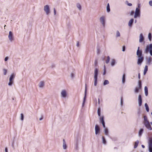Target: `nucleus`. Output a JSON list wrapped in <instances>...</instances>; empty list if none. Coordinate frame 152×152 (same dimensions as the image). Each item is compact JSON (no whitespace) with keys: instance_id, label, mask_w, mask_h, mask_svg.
I'll list each match as a JSON object with an SVG mask.
<instances>
[{"instance_id":"4468645a","label":"nucleus","mask_w":152,"mask_h":152,"mask_svg":"<svg viewBox=\"0 0 152 152\" xmlns=\"http://www.w3.org/2000/svg\"><path fill=\"white\" fill-rule=\"evenodd\" d=\"M98 70L97 68H95L94 71V79H97Z\"/></svg>"},{"instance_id":"4d7b16f0","label":"nucleus","mask_w":152,"mask_h":152,"mask_svg":"<svg viewBox=\"0 0 152 152\" xmlns=\"http://www.w3.org/2000/svg\"><path fill=\"white\" fill-rule=\"evenodd\" d=\"M76 45L77 47H79V42H77V43Z\"/></svg>"},{"instance_id":"dca6fc26","label":"nucleus","mask_w":152,"mask_h":152,"mask_svg":"<svg viewBox=\"0 0 152 152\" xmlns=\"http://www.w3.org/2000/svg\"><path fill=\"white\" fill-rule=\"evenodd\" d=\"M149 149L152 148V138H149L148 141Z\"/></svg>"},{"instance_id":"c85d7f7f","label":"nucleus","mask_w":152,"mask_h":152,"mask_svg":"<svg viewBox=\"0 0 152 152\" xmlns=\"http://www.w3.org/2000/svg\"><path fill=\"white\" fill-rule=\"evenodd\" d=\"M145 107L146 111L147 112H148L149 111V108L147 103H145Z\"/></svg>"},{"instance_id":"9b49d317","label":"nucleus","mask_w":152,"mask_h":152,"mask_svg":"<svg viewBox=\"0 0 152 152\" xmlns=\"http://www.w3.org/2000/svg\"><path fill=\"white\" fill-rule=\"evenodd\" d=\"M138 105L139 107H140L142 105V96L141 95H139L138 97Z\"/></svg>"},{"instance_id":"2f4dec72","label":"nucleus","mask_w":152,"mask_h":152,"mask_svg":"<svg viewBox=\"0 0 152 152\" xmlns=\"http://www.w3.org/2000/svg\"><path fill=\"white\" fill-rule=\"evenodd\" d=\"M115 61L114 59H112L111 64L112 66H113L115 64Z\"/></svg>"},{"instance_id":"603ef678","label":"nucleus","mask_w":152,"mask_h":152,"mask_svg":"<svg viewBox=\"0 0 152 152\" xmlns=\"http://www.w3.org/2000/svg\"><path fill=\"white\" fill-rule=\"evenodd\" d=\"M149 4L150 6H152V1H149Z\"/></svg>"},{"instance_id":"774afa93","label":"nucleus","mask_w":152,"mask_h":152,"mask_svg":"<svg viewBox=\"0 0 152 152\" xmlns=\"http://www.w3.org/2000/svg\"><path fill=\"white\" fill-rule=\"evenodd\" d=\"M140 4H138V7L139 8V7H140Z\"/></svg>"},{"instance_id":"393cba45","label":"nucleus","mask_w":152,"mask_h":152,"mask_svg":"<svg viewBox=\"0 0 152 152\" xmlns=\"http://www.w3.org/2000/svg\"><path fill=\"white\" fill-rule=\"evenodd\" d=\"M104 131L105 134L107 136L109 135V131L107 128H105L104 129Z\"/></svg>"},{"instance_id":"7ed1b4c3","label":"nucleus","mask_w":152,"mask_h":152,"mask_svg":"<svg viewBox=\"0 0 152 152\" xmlns=\"http://www.w3.org/2000/svg\"><path fill=\"white\" fill-rule=\"evenodd\" d=\"M143 124L146 128L148 130H152V128L150 125V123L149 122V121L144 122V123H143Z\"/></svg>"},{"instance_id":"a211bd4d","label":"nucleus","mask_w":152,"mask_h":152,"mask_svg":"<svg viewBox=\"0 0 152 152\" xmlns=\"http://www.w3.org/2000/svg\"><path fill=\"white\" fill-rule=\"evenodd\" d=\"M63 147L64 149H66L67 148V146L66 144L65 141L64 139L63 140Z\"/></svg>"},{"instance_id":"39448f33","label":"nucleus","mask_w":152,"mask_h":152,"mask_svg":"<svg viewBox=\"0 0 152 152\" xmlns=\"http://www.w3.org/2000/svg\"><path fill=\"white\" fill-rule=\"evenodd\" d=\"M99 21L103 27L105 26V17L104 16H101L99 18Z\"/></svg>"},{"instance_id":"f704fd0d","label":"nucleus","mask_w":152,"mask_h":152,"mask_svg":"<svg viewBox=\"0 0 152 152\" xmlns=\"http://www.w3.org/2000/svg\"><path fill=\"white\" fill-rule=\"evenodd\" d=\"M102 142L104 144H106V141L105 139V137L104 136H102Z\"/></svg>"},{"instance_id":"ddd939ff","label":"nucleus","mask_w":152,"mask_h":152,"mask_svg":"<svg viewBox=\"0 0 152 152\" xmlns=\"http://www.w3.org/2000/svg\"><path fill=\"white\" fill-rule=\"evenodd\" d=\"M100 128L97 125H96L95 126V134H97L100 132Z\"/></svg>"},{"instance_id":"3c124183","label":"nucleus","mask_w":152,"mask_h":152,"mask_svg":"<svg viewBox=\"0 0 152 152\" xmlns=\"http://www.w3.org/2000/svg\"><path fill=\"white\" fill-rule=\"evenodd\" d=\"M134 13V12L133 11H132L130 12V15H133Z\"/></svg>"},{"instance_id":"c9c22d12","label":"nucleus","mask_w":152,"mask_h":152,"mask_svg":"<svg viewBox=\"0 0 152 152\" xmlns=\"http://www.w3.org/2000/svg\"><path fill=\"white\" fill-rule=\"evenodd\" d=\"M76 6L80 10H81V7L80 4L79 3L77 4Z\"/></svg>"},{"instance_id":"69168bd1","label":"nucleus","mask_w":152,"mask_h":152,"mask_svg":"<svg viewBox=\"0 0 152 152\" xmlns=\"http://www.w3.org/2000/svg\"><path fill=\"white\" fill-rule=\"evenodd\" d=\"M71 76L72 77H73L74 76V75L73 73L71 74Z\"/></svg>"},{"instance_id":"aec40b11","label":"nucleus","mask_w":152,"mask_h":152,"mask_svg":"<svg viewBox=\"0 0 152 152\" xmlns=\"http://www.w3.org/2000/svg\"><path fill=\"white\" fill-rule=\"evenodd\" d=\"M99 120L100 122L102 123L103 124L104 123V116H101V117H99Z\"/></svg>"},{"instance_id":"e2e57ef3","label":"nucleus","mask_w":152,"mask_h":152,"mask_svg":"<svg viewBox=\"0 0 152 152\" xmlns=\"http://www.w3.org/2000/svg\"><path fill=\"white\" fill-rule=\"evenodd\" d=\"M55 67V65H54V64H53L51 66V67L52 68H53L54 67Z\"/></svg>"},{"instance_id":"20e7f679","label":"nucleus","mask_w":152,"mask_h":152,"mask_svg":"<svg viewBox=\"0 0 152 152\" xmlns=\"http://www.w3.org/2000/svg\"><path fill=\"white\" fill-rule=\"evenodd\" d=\"M138 87H137L135 88L134 92L136 93L139 92V90L142 87L141 81L140 80H139L138 82Z\"/></svg>"},{"instance_id":"58836bf2","label":"nucleus","mask_w":152,"mask_h":152,"mask_svg":"<svg viewBox=\"0 0 152 152\" xmlns=\"http://www.w3.org/2000/svg\"><path fill=\"white\" fill-rule=\"evenodd\" d=\"M125 4L129 6H131L132 5V4L131 3H129L128 1H125Z\"/></svg>"},{"instance_id":"6ab92c4d","label":"nucleus","mask_w":152,"mask_h":152,"mask_svg":"<svg viewBox=\"0 0 152 152\" xmlns=\"http://www.w3.org/2000/svg\"><path fill=\"white\" fill-rule=\"evenodd\" d=\"M134 19L133 18L131 19L129 21V23H128V25L130 27H131L132 25L133 22H134Z\"/></svg>"},{"instance_id":"ea45409f","label":"nucleus","mask_w":152,"mask_h":152,"mask_svg":"<svg viewBox=\"0 0 152 152\" xmlns=\"http://www.w3.org/2000/svg\"><path fill=\"white\" fill-rule=\"evenodd\" d=\"M110 57L109 56H107V59L106 60L105 62L106 63V64H108L110 60Z\"/></svg>"},{"instance_id":"8fccbe9b","label":"nucleus","mask_w":152,"mask_h":152,"mask_svg":"<svg viewBox=\"0 0 152 152\" xmlns=\"http://www.w3.org/2000/svg\"><path fill=\"white\" fill-rule=\"evenodd\" d=\"M121 106L123 105V99L122 97H121Z\"/></svg>"},{"instance_id":"9d476101","label":"nucleus","mask_w":152,"mask_h":152,"mask_svg":"<svg viewBox=\"0 0 152 152\" xmlns=\"http://www.w3.org/2000/svg\"><path fill=\"white\" fill-rule=\"evenodd\" d=\"M86 92H87V87H86V84L85 88V96H84L83 98V102L82 104V107H83L84 106L85 103V102L86 97Z\"/></svg>"},{"instance_id":"473e14b6","label":"nucleus","mask_w":152,"mask_h":152,"mask_svg":"<svg viewBox=\"0 0 152 152\" xmlns=\"http://www.w3.org/2000/svg\"><path fill=\"white\" fill-rule=\"evenodd\" d=\"M107 11L108 12L110 11V5L109 3H108L107 6Z\"/></svg>"},{"instance_id":"e433bc0d","label":"nucleus","mask_w":152,"mask_h":152,"mask_svg":"<svg viewBox=\"0 0 152 152\" xmlns=\"http://www.w3.org/2000/svg\"><path fill=\"white\" fill-rule=\"evenodd\" d=\"M148 38L150 41H151L152 35L151 33H149L148 35Z\"/></svg>"},{"instance_id":"f257e3e1","label":"nucleus","mask_w":152,"mask_h":152,"mask_svg":"<svg viewBox=\"0 0 152 152\" xmlns=\"http://www.w3.org/2000/svg\"><path fill=\"white\" fill-rule=\"evenodd\" d=\"M150 53L151 56H152V44H150L149 45H147L145 49L144 53L146 54H147Z\"/></svg>"},{"instance_id":"5fc2aeb1","label":"nucleus","mask_w":152,"mask_h":152,"mask_svg":"<svg viewBox=\"0 0 152 152\" xmlns=\"http://www.w3.org/2000/svg\"><path fill=\"white\" fill-rule=\"evenodd\" d=\"M78 145H77V143L76 144V147H75V148L77 150H78Z\"/></svg>"},{"instance_id":"7c9ffc66","label":"nucleus","mask_w":152,"mask_h":152,"mask_svg":"<svg viewBox=\"0 0 152 152\" xmlns=\"http://www.w3.org/2000/svg\"><path fill=\"white\" fill-rule=\"evenodd\" d=\"M109 83V82L107 80H105L103 82V85L105 86L106 85L108 84Z\"/></svg>"},{"instance_id":"49530a36","label":"nucleus","mask_w":152,"mask_h":152,"mask_svg":"<svg viewBox=\"0 0 152 152\" xmlns=\"http://www.w3.org/2000/svg\"><path fill=\"white\" fill-rule=\"evenodd\" d=\"M122 51L124 52L125 50V46H123L122 47Z\"/></svg>"},{"instance_id":"0eeeda50","label":"nucleus","mask_w":152,"mask_h":152,"mask_svg":"<svg viewBox=\"0 0 152 152\" xmlns=\"http://www.w3.org/2000/svg\"><path fill=\"white\" fill-rule=\"evenodd\" d=\"M140 47H138L137 51L136 54L137 57H143L142 55V51L141 50H140Z\"/></svg>"},{"instance_id":"412c9836","label":"nucleus","mask_w":152,"mask_h":152,"mask_svg":"<svg viewBox=\"0 0 152 152\" xmlns=\"http://www.w3.org/2000/svg\"><path fill=\"white\" fill-rule=\"evenodd\" d=\"M144 39V38L143 37V35L142 34H141L140 36V42H142Z\"/></svg>"},{"instance_id":"a878e982","label":"nucleus","mask_w":152,"mask_h":152,"mask_svg":"<svg viewBox=\"0 0 152 152\" xmlns=\"http://www.w3.org/2000/svg\"><path fill=\"white\" fill-rule=\"evenodd\" d=\"M145 94L146 96L148 95V88L147 86H145Z\"/></svg>"},{"instance_id":"c756f323","label":"nucleus","mask_w":152,"mask_h":152,"mask_svg":"<svg viewBox=\"0 0 152 152\" xmlns=\"http://www.w3.org/2000/svg\"><path fill=\"white\" fill-rule=\"evenodd\" d=\"M143 118H144V121H143L142 123H144V122H147V121H149L146 116L144 115L143 116Z\"/></svg>"},{"instance_id":"c03bdc74","label":"nucleus","mask_w":152,"mask_h":152,"mask_svg":"<svg viewBox=\"0 0 152 152\" xmlns=\"http://www.w3.org/2000/svg\"><path fill=\"white\" fill-rule=\"evenodd\" d=\"M104 72H103V75H104L105 74L106 72V69L105 66L104 65Z\"/></svg>"},{"instance_id":"864d4df0","label":"nucleus","mask_w":152,"mask_h":152,"mask_svg":"<svg viewBox=\"0 0 152 152\" xmlns=\"http://www.w3.org/2000/svg\"><path fill=\"white\" fill-rule=\"evenodd\" d=\"M8 59V57H6L4 59V61H7Z\"/></svg>"},{"instance_id":"4be33fe9","label":"nucleus","mask_w":152,"mask_h":152,"mask_svg":"<svg viewBox=\"0 0 152 152\" xmlns=\"http://www.w3.org/2000/svg\"><path fill=\"white\" fill-rule=\"evenodd\" d=\"M44 86V82L43 81H41L39 84V86L40 88H42Z\"/></svg>"},{"instance_id":"37998d69","label":"nucleus","mask_w":152,"mask_h":152,"mask_svg":"<svg viewBox=\"0 0 152 152\" xmlns=\"http://www.w3.org/2000/svg\"><path fill=\"white\" fill-rule=\"evenodd\" d=\"M3 70L4 74V75H6L7 73V70L6 69H4Z\"/></svg>"},{"instance_id":"423d86ee","label":"nucleus","mask_w":152,"mask_h":152,"mask_svg":"<svg viewBox=\"0 0 152 152\" xmlns=\"http://www.w3.org/2000/svg\"><path fill=\"white\" fill-rule=\"evenodd\" d=\"M140 10L138 8H136L134 17V18H136L137 17H140Z\"/></svg>"},{"instance_id":"79ce46f5","label":"nucleus","mask_w":152,"mask_h":152,"mask_svg":"<svg viewBox=\"0 0 152 152\" xmlns=\"http://www.w3.org/2000/svg\"><path fill=\"white\" fill-rule=\"evenodd\" d=\"M21 115V120L22 121H23L24 119V115H23L22 113H21L20 114Z\"/></svg>"},{"instance_id":"b1692460","label":"nucleus","mask_w":152,"mask_h":152,"mask_svg":"<svg viewBox=\"0 0 152 152\" xmlns=\"http://www.w3.org/2000/svg\"><path fill=\"white\" fill-rule=\"evenodd\" d=\"M148 70V66H147L145 65V68H144V72H143V74L144 75H145L146 74Z\"/></svg>"},{"instance_id":"680f3d73","label":"nucleus","mask_w":152,"mask_h":152,"mask_svg":"<svg viewBox=\"0 0 152 152\" xmlns=\"http://www.w3.org/2000/svg\"><path fill=\"white\" fill-rule=\"evenodd\" d=\"M149 151L150 152H152V148L149 149Z\"/></svg>"},{"instance_id":"052dcab7","label":"nucleus","mask_w":152,"mask_h":152,"mask_svg":"<svg viewBox=\"0 0 152 152\" xmlns=\"http://www.w3.org/2000/svg\"><path fill=\"white\" fill-rule=\"evenodd\" d=\"M43 118V116H42L41 117V118H40L39 119V120H40V121H41V120H42Z\"/></svg>"},{"instance_id":"f8f14e48","label":"nucleus","mask_w":152,"mask_h":152,"mask_svg":"<svg viewBox=\"0 0 152 152\" xmlns=\"http://www.w3.org/2000/svg\"><path fill=\"white\" fill-rule=\"evenodd\" d=\"M61 96L62 97L65 98L67 96L66 91L65 90H62L61 92Z\"/></svg>"},{"instance_id":"f3484780","label":"nucleus","mask_w":152,"mask_h":152,"mask_svg":"<svg viewBox=\"0 0 152 152\" xmlns=\"http://www.w3.org/2000/svg\"><path fill=\"white\" fill-rule=\"evenodd\" d=\"M152 61V58L151 57H149L147 61V64L148 65H150L151 64V62Z\"/></svg>"},{"instance_id":"a18cd8bd","label":"nucleus","mask_w":152,"mask_h":152,"mask_svg":"<svg viewBox=\"0 0 152 152\" xmlns=\"http://www.w3.org/2000/svg\"><path fill=\"white\" fill-rule=\"evenodd\" d=\"M97 54H99L100 53V49L99 48H97Z\"/></svg>"},{"instance_id":"5701e85b","label":"nucleus","mask_w":152,"mask_h":152,"mask_svg":"<svg viewBox=\"0 0 152 152\" xmlns=\"http://www.w3.org/2000/svg\"><path fill=\"white\" fill-rule=\"evenodd\" d=\"M143 129H140V130H139V132L138 133V135L140 137L142 135V133H143Z\"/></svg>"},{"instance_id":"a19ab883","label":"nucleus","mask_w":152,"mask_h":152,"mask_svg":"<svg viewBox=\"0 0 152 152\" xmlns=\"http://www.w3.org/2000/svg\"><path fill=\"white\" fill-rule=\"evenodd\" d=\"M94 86H96L97 85V79H94Z\"/></svg>"},{"instance_id":"f03ea898","label":"nucleus","mask_w":152,"mask_h":152,"mask_svg":"<svg viewBox=\"0 0 152 152\" xmlns=\"http://www.w3.org/2000/svg\"><path fill=\"white\" fill-rule=\"evenodd\" d=\"M15 75L14 73H12L10 75L9 79V82L8 83V85L9 86H11L13 83V80L15 77Z\"/></svg>"},{"instance_id":"1a4fd4ad","label":"nucleus","mask_w":152,"mask_h":152,"mask_svg":"<svg viewBox=\"0 0 152 152\" xmlns=\"http://www.w3.org/2000/svg\"><path fill=\"white\" fill-rule=\"evenodd\" d=\"M138 58L137 64L138 65H140L144 60V57H138Z\"/></svg>"},{"instance_id":"2eb2a0df","label":"nucleus","mask_w":152,"mask_h":152,"mask_svg":"<svg viewBox=\"0 0 152 152\" xmlns=\"http://www.w3.org/2000/svg\"><path fill=\"white\" fill-rule=\"evenodd\" d=\"M13 35L12 32L11 31H10L9 32V35L8 36V38L9 39L11 42L13 40Z\"/></svg>"},{"instance_id":"4c0bfd02","label":"nucleus","mask_w":152,"mask_h":152,"mask_svg":"<svg viewBox=\"0 0 152 152\" xmlns=\"http://www.w3.org/2000/svg\"><path fill=\"white\" fill-rule=\"evenodd\" d=\"M120 36V33L118 31H117L116 32V37H118Z\"/></svg>"},{"instance_id":"bf43d9fd","label":"nucleus","mask_w":152,"mask_h":152,"mask_svg":"<svg viewBox=\"0 0 152 152\" xmlns=\"http://www.w3.org/2000/svg\"><path fill=\"white\" fill-rule=\"evenodd\" d=\"M5 152H8V149L7 147L5 148Z\"/></svg>"},{"instance_id":"bb28decb","label":"nucleus","mask_w":152,"mask_h":152,"mask_svg":"<svg viewBox=\"0 0 152 152\" xmlns=\"http://www.w3.org/2000/svg\"><path fill=\"white\" fill-rule=\"evenodd\" d=\"M139 141L138 140H137L134 142V148H136L137 147L138 144H139Z\"/></svg>"},{"instance_id":"de8ad7c7","label":"nucleus","mask_w":152,"mask_h":152,"mask_svg":"<svg viewBox=\"0 0 152 152\" xmlns=\"http://www.w3.org/2000/svg\"><path fill=\"white\" fill-rule=\"evenodd\" d=\"M97 61L96 60H95L94 62V65L95 66H97Z\"/></svg>"},{"instance_id":"cd10ccee","label":"nucleus","mask_w":152,"mask_h":152,"mask_svg":"<svg viewBox=\"0 0 152 152\" xmlns=\"http://www.w3.org/2000/svg\"><path fill=\"white\" fill-rule=\"evenodd\" d=\"M125 74H124L123 75L122 79V82L123 84H124L125 83Z\"/></svg>"},{"instance_id":"6e6d98bb","label":"nucleus","mask_w":152,"mask_h":152,"mask_svg":"<svg viewBox=\"0 0 152 152\" xmlns=\"http://www.w3.org/2000/svg\"><path fill=\"white\" fill-rule=\"evenodd\" d=\"M54 14L55 15L56 14V10L55 8H54Z\"/></svg>"},{"instance_id":"13d9d810","label":"nucleus","mask_w":152,"mask_h":152,"mask_svg":"<svg viewBox=\"0 0 152 152\" xmlns=\"http://www.w3.org/2000/svg\"><path fill=\"white\" fill-rule=\"evenodd\" d=\"M138 78L139 79H140V73H139L138 74Z\"/></svg>"},{"instance_id":"09e8293b","label":"nucleus","mask_w":152,"mask_h":152,"mask_svg":"<svg viewBox=\"0 0 152 152\" xmlns=\"http://www.w3.org/2000/svg\"><path fill=\"white\" fill-rule=\"evenodd\" d=\"M102 126H103V127L104 128V129H105V128H107L105 126V122L104 123H103V124H102Z\"/></svg>"},{"instance_id":"0e129e2a","label":"nucleus","mask_w":152,"mask_h":152,"mask_svg":"<svg viewBox=\"0 0 152 152\" xmlns=\"http://www.w3.org/2000/svg\"><path fill=\"white\" fill-rule=\"evenodd\" d=\"M141 146L143 148H145V146L144 145H142Z\"/></svg>"},{"instance_id":"72a5a7b5","label":"nucleus","mask_w":152,"mask_h":152,"mask_svg":"<svg viewBox=\"0 0 152 152\" xmlns=\"http://www.w3.org/2000/svg\"><path fill=\"white\" fill-rule=\"evenodd\" d=\"M97 113L98 116L99 117H101V110L100 108H99L97 110Z\"/></svg>"},{"instance_id":"338daca9","label":"nucleus","mask_w":152,"mask_h":152,"mask_svg":"<svg viewBox=\"0 0 152 152\" xmlns=\"http://www.w3.org/2000/svg\"><path fill=\"white\" fill-rule=\"evenodd\" d=\"M98 104H99L100 103V99L99 98L98 99Z\"/></svg>"},{"instance_id":"6e6552de","label":"nucleus","mask_w":152,"mask_h":152,"mask_svg":"<svg viewBox=\"0 0 152 152\" xmlns=\"http://www.w3.org/2000/svg\"><path fill=\"white\" fill-rule=\"evenodd\" d=\"M44 10L45 12L47 15H48L50 13V9L49 5H45L44 7Z\"/></svg>"}]
</instances>
